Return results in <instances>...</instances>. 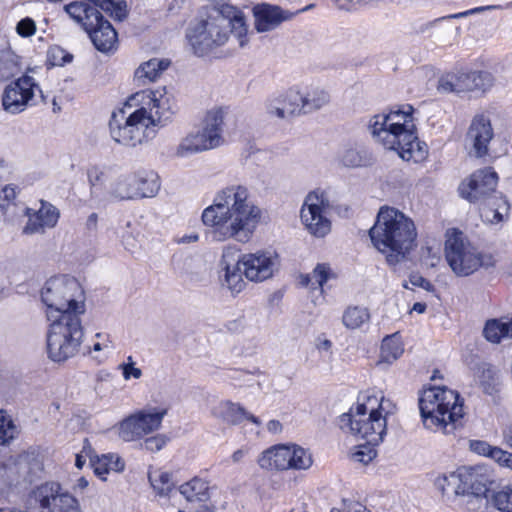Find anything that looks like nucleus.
<instances>
[{"mask_svg":"<svg viewBox=\"0 0 512 512\" xmlns=\"http://www.w3.org/2000/svg\"><path fill=\"white\" fill-rule=\"evenodd\" d=\"M262 212L251 199L246 186L233 184L216 192L211 205L202 211L205 235L213 242L235 240L248 243L260 221Z\"/></svg>","mask_w":512,"mask_h":512,"instance_id":"obj_1","label":"nucleus"},{"mask_svg":"<svg viewBox=\"0 0 512 512\" xmlns=\"http://www.w3.org/2000/svg\"><path fill=\"white\" fill-rule=\"evenodd\" d=\"M129 101L130 105L139 107L128 116L123 110L114 112L109 122V130L116 143L135 148L153 139L156 134L154 127L164 126L170 121L174 111L166 88L136 92Z\"/></svg>","mask_w":512,"mask_h":512,"instance_id":"obj_2","label":"nucleus"},{"mask_svg":"<svg viewBox=\"0 0 512 512\" xmlns=\"http://www.w3.org/2000/svg\"><path fill=\"white\" fill-rule=\"evenodd\" d=\"M233 34L240 47L247 43V26L244 15L237 7L225 3H214L207 16L186 31V39L196 56H205L227 43Z\"/></svg>","mask_w":512,"mask_h":512,"instance_id":"obj_3","label":"nucleus"},{"mask_svg":"<svg viewBox=\"0 0 512 512\" xmlns=\"http://www.w3.org/2000/svg\"><path fill=\"white\" fill-rule=\"evenodd\" d=\"M414 108L404 105L389 113L374 115L368 129L374 140L385 149L397 152L405 161H422L427 155V147L418 140L413 117Z\"/></svg>","mask_w":512,"mask_h":512,"instance_id":"obj_4","label":"nucleus"},{"mask_svg":"<svg viewBox=\"0 0 512 512\" xmlns=\"http://www.w3.org/2000/svg\"><path fill=\"white\" fill-rule=\"evenodd\" d=\"M97 8L119 21L127 17V5L124 0L74 1L64 7L69 16L87 32L95 48L108 53L116 49L118 36L112 24Z\"/></svg>","mask_w":512,"mask_h":512,"instance_id":"obj_5","label":"nucleus"},{"mask_svg":"<svg viewBox=\"0 0 512 512\" xmlns=\"http://www.w3.org/2000/svg\"><path fill=\"white\" fill-rule=\"evenodd\" d=\"M369 235L375 248L385 254L387 263L393 266L405 260L416 246L414 222L392 207L380 209Z\"/></svg>","mask_w":512,"mask_h":512,"instance_id":"obj_6","label":"nucleus"},{"mask_svg":"<svg viewBox=\"0 0 512 512\" xmlns=\"http://www.w3.org/2000/svg\"><path fill=\"white\" fill-rule=\"evenodd\" d=\"M423 424L432 431L451 434L463 417V403L459 394L446 387H430L419 398Z\"/></svg>","mask_w":512,"mask_h":512,"instance_id":"obj_7","label":"nucleus"},{"mask_svg":"<svg viewBox=\"0 0 512 512\" xmlns=\"http://www.w3.org/2000/svg\"><path fill=\"white\" fill-rule=\"evenodd\" d=\"M497 182V173L491 168H484L475 171L458 188L460 196L470 203L488 201L487 207L481 209V217L492 224L504 221L510 211V204L504 196L499 195L494 196L493 199L491 198V195L495 192Z\"/></svg>","mask_w":512,"mask_h":512,"instance_id":"obj_8","label":"nucleus"},{"mask_svg":"<svg viewBox=\"0 0 512 512\" xmlns=\"http://www.w3.org/2000/svg\"><path fill=\"white\" fill-rule=\"evenodd\" d=\"M81 315L66 313L50 320L46 351L48 358L55 363H63L76 356L84 337Z\"/></svg>","mask_w":512,"mask_h":512,"instance_id":"obj_9","label":"nucleus"},{"mask_svg":"<svg viewBox=\"0 0 512 512\" xmlns=\"http://www.w3.org/2000/svg\"><path fill=\"white\" fill-rule=\"evenodd\" d=\"M41 300L47 307L48 320L57 315L85 312V295L80 283L73 277L60 275L50 278L41 290Z\"/></svg>","mask_w":512,"mask_h":512,"instance_id":"obj_10","label":"nucleus"},{"mask_svg":"<svg viewBox=\"0 0 512 512\" xmlns=\"http://www.w3.org/2000/svg\"><path fill=\"white\" fill-rule=\"evenodd\" d=\"M339 427L345 433H350L369 444L378 445L386 435L387 422L379 411H369L366 404H358L356 409H350L339 418Z\"/></svg>","mask_w":512,"mask_h":512,"instance_id":"obj_11","label":"nucleus"},{"mask_svg":"<svg viewBox=\"0 0 512 512\" xmlns=\"http://www.w3.org/2000/svg\"><path fill=\"white\" fill-rule=\"evenodd\" d=\"M445 258L452 271L460 277L473 274L483 265L481 253L458 229H451L446 234Z\"/></svg>","mask_w":512,"mask_h":512,"instance_id":"obj_12","label":"nucleus"},{"mask_svg":"<svg viewBox=\"0 0 512 512\" xmlns=\"http://www.w3.org/2000/svg\"><path fill=\"white\" fill-rule=\"evenodd\" d=\"M267 471L308 470L313 457L308 449L297 444H277L264 450L257 460Z\"/></svg>","mask_w":512,"mask_h":512,"instance_id":"obj_13","label":"nucleus"},{"mask_svg":"<svg viewBox=\"0 0 512 512\" xmlns=\"http://www.w3.org/2000/svg\"><path fill=\"white\" fill-rule=\"evenodd\" d=\"M224 111L220 108L207 112L202 131L188 134L177 147L176 154L185 157L220 146L223 142Z\"/></svg>","mask_w":512,"mask_h":512,"instance_id":"obj_14","label":"nucleus"},{"mask_svg":"<svg viewBox=\"0 0 512 512\" xmlns=\"http://www.w3.org/2000/svg\"><path fill=\"white\" fill-rule=\"evenodd\" d=\"M30 500L38 512H81L78 499L58 482H45L34 488Z\"/></svg>","mask_w":512,"mask_h":512,"instance_id":"obj_15","label":"nucleus"},{"mask_svg":"<svg viewBox=\"0 0 512 512\" xmlns=\"http://www.w3.org/2000/svg\"><path fill=\"white\" fill-rule=\"evenodd\" d=\"M329 207V197L322 189L313 190L305 197L300 217L311 235L322 238L330 232L331 222L327 216Z\"/></svg>","mask_w":512,"mask_h":512,"instance_id":"obj_16","label":"nucleus"},{"mask_svg":"<svg viewBox=\"0 0 512 512\" xmlns=\"http://www.w3.org/2000/svg\"><path fill=\"white\" fill-rule=\"evenodd\" d=\"M494 77L488 71H457L443 75L438 82V90L446 93L483 91L493 86Z\"/></svg>","mask_w":512,"mask_h":512,"instance_id":"obj_17","label":"nucleus"},{"mask_svg":"<svg viewBox=\"0 0 512 512\" xmlns=\"http://www.w3.org/2000/svg\"><path fill=\"white\" fill-rule=\"evenodd\" d=\"M166 414V409L152 412L138 411L118 424V435L126 442L139 440L145 435L158 430Z\"/></svg>","mask_w":512,"mask_h":512,"instance_id":"obj_18","label":"nucleus"},{"mask_svg":"<svg viewBox=\"0 0 512 512\" xmlns=\"http://www.w3.org/2000/svg\"><path fill=\"white\" fill-rule=\"evenodd\" d=\"M36 90L43 98L42 90L35 83L34 78L28 75L22 76L5 88L2 98L4 109L12 114L23 111Z\"/></svg>","mask_w":512,"mask_h":512,"instance_id":"obj_19","label":"nucleus"},{"mask_svg":"<svg viewBox=\"0 0 512 512\" xmlns=\"http://www.w3.org/2000/svg\"><path fill=\"white\" fill-rule=\"evenodd\" d=\"M244 276L253 282H262L271 278L278 266V257L268 251L243 254L239 258Z\"/></svg>","mask_w":512,"mask_h":512,"instance_id":"obj_20","label":"nucleus"},{"mask_svg":"<svg viewBox=\"0 0 512 512\" xmlns=\"http://www.w3.org/2000/svg\"><path fill=\"white\" fill-rule=\"evenodd\" d=\"M39 204L40 206L36 210L31 208L25 209V215L28 217V220L23 228L24 234H44L47 229H52L58 224L60 210L44 199H40Z\"/></svg>","mask_w":512,"mask_h":512,"instance_id":"obj_21","label":"nucleus"},{"mask_svg":"<svg viewBox=\"0 0 512 512\" xmlns=\"http://www.w3.org/2000/svg\"><path fill=\"white\" fill-rule=\"evenodd\" d=\"M268 114L280 119L302 115L299 87H292L269 99L266 105Z\"/></svg>","mask_w":512,"mask_h":512,"instance_id":"obj_22","label":"nucleus"},{"mask_svg":"<svg viewBox=\"0 0 512 512\" xmlns=\"http://www.w3.org/2000/svg\"><path fill=\"white\" fill-rule=\"evenodd\" d=\"M255 29L262 33L274 30L285 21L291 20L295 13L284 10L278 5L258 4L253 9Z\"/></svg>","mask_w":512,"mask_h":512,"instance_id":"obj_23","label":"nucleus"},{"mask_svg":"<svg viewBox=\"0 0 512 512\" xmlns=\"http://www.w3.org/2000/svg\"><path fill=\"white\" fill-rule=\"evenodd\" d=\"M493 135L490 119L484 114L475 115L467 132V140L472 143L477 157L487 154Z\"/></svg>","mask_w":512,"mask_h":512,"instance_id":"obj_24","label":"nucleus"},{"mask_svg":"<svg viewBox=\"0 0 512 512\" xmlns=\"http://www.w3.org/2000/svg\"><path fill=\"white\" fill-rule=\"evenodd\" d=\"M461 479V496L485 497L488 491V479L480 467L459 468Z\"/></svg>","mask_w":512,"mask_h":512,"instance_id":"obj_25","label":"nucleus"},{"mask_svg":"<svg viewBox=\"0 0 512 512\" xmlns=\"http://www.w3.org/2000/svg\"><path fill=\"white\" fill-rule=\"evenodd\" d=\"M214 414L231 425H238L244 419L249 420L256 426L261 425V420L258 417L247 412L245 408L240 404L231 401L220 402L219 405L214 409Z\"/></svg>","mask_w":512,"mask_h":512,"instance_id":"obj_26","label":"nucleus"},{"mask_svg":"<svg viewBox=\"0 0 512 512\" xmlns=\"http://www.w3.org/2000/svg\"><path fill=\"white\" fill-rule=\"evenodd\" d=\"M169 59L152 58L143 62L134 73V80L138 86H145L155 82L161 74L170 66Z\"/></svg>","mask_w":512,"mask_h":512,"instance_id":"obj_27","label":"nucleus"},{"mask_svg":"<svg viewBox=\"0 0 512 512\" xmlns=\"http://www.w3.org/2000/svg\"><path fill=\"white\" fill-rule=\"evenodd\" d=\"M302 114H310L325 107L330 102L329 93L319 86H305L300 89Z\"/></svg>","mask_w":512,"mask_h":512,"instance_id":"obj_28","label":"nucleus"},{"mask_svg":"<svg viewBox=\"0 0 512 512\" xmlns=\"http://www.w3.org/2000/svg\"><path fill=\"white\" fill-rule=\"evenodd\" d=\"M109 194L117 200L140 199L136 172L120 175L111 183Z\"/></svg>","mask_w":512,"mask_h":512,"instance_id":"obj_29","label":"nucleus"},{"mask_svg":"<svg viewBox=\"0 0 512 512\" xmlns=\"http://www.w3.org/2000/svg\"><path fill=\"white\" fill-rule=\"evenodd\" d=\"M179 492L189 502H206L210 498L209 483L197 476L180 485Z\"/></svg>","mask_w":512,"mask_h":512,"instance_id":"obj_30","label":"nucleus"},{"mask_svg":"<svg viewBox=\"0 0 512 512\" xmlns=\"http://www.w3.org/2000/svg\"><path fill=\"white\" fill-rule=\"evenodd\" d=\"M90 462L94 473L103 480L105 479L104 475L110 471L120 472L125 467L124 461L114 454H104L101 457L96 456L91 458Z\"/></svg>","mask_w":512,"mask_h":512,"instance_id":"obj_31","label":"nucleus"},{"mask_svg":"<svg viewBox=\"0 0 512 512\" xmlns=\"http://www.w3.org/2000/svg\"><path fill=\"white\" fill-rule=\"evenodd\" d=\"M136 174L140 199L154 197L160 189L158 174L153 170H139Z\"/></svg>","mask_w":512,"mask_h":512,"instance_id":"obj_32","label":"nucleus"},{"mask_svg":"<svg viewBox=\"0 0 512 512\" xmlns=\"http://www.w3.org/2000/svg\"><path fill=\"white\" fill-rule=\"evenodd\" d=\"M222 264L224 265V282L227 285L228 289L233 293L237 294L241 292L246 283L243 280V267L239 264V259L234 265H230L226 262L225 257H223Z\"/></svg>","mask_w":512,"mask_h":512,"instance_id":"obj_33","label":"nucleus"},{"mask_svg":"<svg viewBox=\"0 0 512 512\" xmlns=\"http://www.w3.org/2000/svg\"><path fill=\"white\" fill-rule=\"evenodd\" d=\"M371 318L368 308L363 306H349L342 315L343 325L350 330L361 328L369 323Z\"/></svg>","mask_w":512,"mask_h":512,"instance_id":"obj_34","label":"nucleus"},{"mask_svg":"<svg viewBox=\"0 0 512 512\" xmlns=\"http://www.w3.org/2000/svg\"><path fill=\"white\" fill-rule=\"evenodd\" d=\"M340 161L346 167H364L372 163V156L364 148L347 147L343 150Z\"/></svg>","mask_w":512,"mask_h":512,"instance_id":"obj_35","label":"nucleus"},{"mask_svg":"<svg viewBox=\"0 0 512 512\" xmlns=\"http://www.w3.org/2000/svg\"><path fill=\"white\" fill-rule=\"evenodd\" d=\"M148 478L153 490L160 497L169 496L174 489L172 475L169 472L156 469L148 473Z\"/></svg>","mask_w":512,"mask_h":512,"instance_id":"obj_36","label":"nucleus"},{"mask_svg":"<svg viewBox=\"0 0 512 512\" xmlns=\"http://www.w3.org/2000/svg\"><path fill=\"white\" fill-rule=\"evenodd\" d=\"M434 485L443 495L461 496L463 494L459 468L455 472L438 476Z\"/></svg>","mask_w":512,"mask_h":512,"instance_id":"obj_37","label":"nucleus"},{"mask_svg":"<svg viewBox=\"0 0 512 512\" xmlns=\"http://www.w3.org/2000/svg\"><path fill=\"white\" fill-rule=\"evenodd\" d=\"M20 71L19 58L11 50L0 51V81L15 76Z\"/></svg>","mask_w":512,"mask_h":512,"instance_id":"obj_38","label":"nucleus"},{"mask_svg":"<svg viewBox=\"0 0 512 512\" xmlns=\"http://www.w3.org/2000/svg\"><path fill=\"white\" fill-rule=\"evenodd\" d=\"M403 352V345L395 336H387L383 339L380 354L382 362L391 364L396 361Z\"/></svg>","mask_w":512,"mask_h":512,"instance_id":"obj_39","label":"nucleus"},{"mask_svg":"<svg viewBox=\"0 0 512 512\" xmlns=\"http://www.w3.org/2000/svg\"><path fill=\"white\" fill-rule=\"evenodd\" d=\"M19 433L18 427L8 413L0 409V445L8 444L17 437Z\"/></svg>","mask_w":512,"mask_h":512,"instance_id":"obj_40","label":"nucleus"},{"mask_svg":"<svg viewBox=\"0 0 512 512\" xmlns=\"http://www.w3.org/2000/svg\"><path fill=\"white\" fill-rule=\"evenodd\" d=\"M483 334L492 343H499L503 338H507L504 322L497 319L487 321Z\"/></svg>","mask_w":512,"mask_h":512,"instance_id":"obj_41","label":"nucleus"},{"mask_svg":"<svg viewBox=\"0 0 512 512\" xmlns=\"http://www.w3.org/2000/svg\"><path fill=\"white\" fill-rule=\"evenodd\" d=\"M492 504L500 512H512V486H504L494 492Z\"/></svg>","mask_w":512,"mask_h":512,"instance_id":"obj_42","label":"nucleus"},{"mask_svg":"<svg viewBox=\"0 0 512 512\" xmlns=\"http://www.w3.org/2000/svg\"><path fill=\"white\" fill-rule=\"evenodd\" d=\"M365 404L368 406L369 411H379L380 415L385 417L389 414H392L394 410L393 403L390 400L385 399L382 393H380V396H367V401Z\"/></svg>","mask_w":512,"mask_h":512,"instance_id":"obj_43","label":"nucleus"},{"mask_svg":"<svg viewBox=\"0 0 512 512\" xmlns=\"http://www.w3.org/2000/svg\"><path fill=\"white\" fill-rule=\"evenodd\" d=\"M72 60L73 55L58 45L51 46L47 51V61L51 66H64Z\"/></svg>","mask_w":512,"mask_h":512,"instance_id":"obj_44","label":"nucleus"},{"mask_svg":"<svg viewBox=\"0 0 512 512\" xmlns=\"http://www.w3.org/2000/svg\"><path fill=\"white\" fill-rule=\"evenodd\" d=\"M374 444H360L357 446V450L352 454V458L354 461L368 464L371 462L377 455V451L375 449Z\"/></svg>","mask_w":512,"mask_h":512,"instance_id":"obj_45","label":"nucleus"},{"mask_svg":"<svg viewBox=\"0 0 512 512\" xmlns=\"http://www.w3.org/2000/svg\"><path fill=\"white\" fill-rule=\"evenodd\" d=\"M331 275L330 267L327 264H318L312 272V278L314 279L312 285L316 283L318 288L323 291V286ZM312 289H316V287L312 286Z\"/></svg>","mask_w":512,"mask_h":512,"instance_id":"obj_46","label":"nucleus"},{"mask_svg":"<svg viewBox=\"0 0 512 512\" xmlns=\"http://www.w3.org/2000/svg\"><path fill=\"white\" fill-rule=\"evenodd\" d=\"M16 189L17 187L13 185H5L0 188V212L14 204L17 195Z\"/></svg>","mask_w":512,"mask_h":512,"instance_id":"obj_47","label":"nucleus"},{"mask_svg":"<svg viewBox=\"0 0 512 512\" xmlns=\"http://www.w3.org/2000/svg\"><path fill=\"white\" fill-rule=\"evenodd\" d=\"M499 6H495V5H489V6H481V7H476V8H473V9H470V10H467V11H464V12H459V13H455V14H450V15H447V16H443V17H440V18H437L435 20H433L432 22H430L428 24V26H433L435 25L436 23L440 22V21H443V20H446V19H460V18H464V17H467L469 15H473V14H477V13H480V12H483L485 10H492V9H496L498 8Z\"/></svg>","mask_w":512,"mask_h":512,"instance_id":"obj_48","label":"nucleus"},{"mask_svg":"<svg viewBox=\"0 0 512 512\" xmlns=\"http://www.w3.org/2000/svg\"><path fill=\"white\" fill-rule=\"evenodd\" d=\"M16 31L22 37H30L36 32V24L30 17L23 18L17 23Z\"/></svg>","mask_w":512,"mask_h":512,"instance_id":"obj_49","label":"nucleus"},{"mask_svg":"<svg viewBox=\"0 0 512 512\" xmlns=\"http://www.w3.org/2000/svg\"><path fill=\"white\" fill-rule=\"evenodd\" d=\"M496 446H491L488 442L482 440H472L470 441V449L471 451L491 458Z\"/></svg>","mask_w":512,"mask_h":512,"instance_id":"obj_50","label":"nucleus"},{"mask_svg":"<svg viewBox=\"0 0 512 512\" xmlns=\"http://www.w3.org/2000/svg\"><path fill=\"white\" fill-rule=\"evenodd\" d=\"M495 462H497L502 467H507L512 469V453L505 451L499 447H495V450L491 456Z\"/></svg>","mask_w":512,"mask_h":512,"instance_id":"obj_51","label":"nucleus"},{"mask_svg":"<svg viewBox=\"0 0 512 512\" xmlns=\"http://www.w3.org/2000/svg\"><path fill=\"white\" fill-rule=\"evenodd\" d=\"M166 444V439L162 435H156L149 438H146L145 441L141 444L142 447L150 452L160 451Z\"/></svg>","mask_w":512,"mask_h":512,"instance_id":"obj_52","label":"nucleus"},{"mask_svg":"<svg viewBox=\"0 0 512 512\" xmlns=\"http://www.w3.org/2000/svg\"><path fill=\"white\" fill-rule=\"evenodd\" d=\"M119 369L122 370L125 380H129L131 378L139 379L142 376L141 369L135 367V363H122L119 365Z\"/></svg>","mask_w":512,"mask_h":512,"instance_id":"obj_53","label":"nucleus"},{"mask_svg":"<svg viewBox=\"0 0 512 512\" xmlns=\"http://www.w3.org/2000/svg\"><path fill=\"white\" fill-rule=\"evenodd\" d=\"M409 282L411 283V285L415 287H420L426 291L434 290V285L429 280H427L418 273L411 274L409 276Z\"/></svg>","mask_w":512,"mask_h":512,"instance_id":"obj_54","label":"nucleus"},{"mask_svg":"<svg viewBox=\"0 0 512 512\" xmlns=\"http://www.w3.org/2000/svg\"><path fill=\"white\" fill-rule=\"evenodd\" d=\"M486 377H488L491 380V383H486L485 380H483L482 384L484 386L485 391L491 394L497 384L498 376L495 371L489 368L483 372V378L485 379Z\"/></svg>","mask_w":512,"mask_h":512,"instance_id":"obj_55","label":"nucleus"},{"mask_svg":"<svg viewBox=\"0 0 512 512\" xmlns=\"http://www.w3.org/2000/svg\"><path fill=\"white\" fill-rule=\"evenodd\" d=\"M105 176L104 171L97 167H93L88 171V181L92 188H95L99 183L103 181Z\"/></svg>","mask_w":512,"mask_h":512,"instance_id":"obj_56","label":"nucleus"},{"mask_svg":"<svg viewBox=\"0 0 512 512\" xmlns=\"http://www.w3.org/2000/svg\"><path fill=\"white\" fill-rule=\"evenodd\" d=\"M338 6V8L343 10H353L356 9L357 6H360L362 4H366V0H334Z\"/></svg>","mask_w":512,"mask_h":512,"instance_id":"obj_57","label":"nucleus"},{"mask_svg":"<svg viewBox=\"0 0 512 512\" xmlns=\"http://www.w3.org/2000/svg\"><path fill=\"white\" fill-rule=\"evenodd\" d=\"M282 429L283 426L278 420L273 419L267 423V430L272 434H278L282 431Z\"/></svg>","mask_w":512,"mask_h":512,"instance_id":"obj_58","label":"nucleus"},{"mask_svg":"<svg viewBox=\"0 0 512 512\" xmlns=\"http://www.w3.org/2000/svg\"><path fill=\"white\" fill-rule=\"evenodd\" d=\"M502 435L504 442L512 449V423L503 429Z\"/></svg>","mask_w":512,"mask_h":512,"instance_id":"obj_59","label":"nucleus"},{"mask_svg":"<svg viewBox=\"0 0 512 512\" xmlns=\"http://www.w3.org/2000/svg\"><path fill=\"white\" fill-rule=\"evenodd\" d=\"M98 215L96 213H92L88 216L86 221V228L89 231H94L97 228Z\"/></svg>","mask_w":512,"mask_h":512,"instance_id":"obj_60","label":"nucleus"},{"mask_svg":"<svg viewBox=\"0 0 512 512\" xmlns=\"http://www.w3.org/2000/svg\"><path fill=\"white\" fill-rule=\"evenodd\" d=\"M348 512H371L364 505L354 502L348 507Z\"/></svg>","mask_w":512,"mask_h":512,"instance_id":"obj_61","label":"nucleus"},{"mask_svg":"<svg viewBox=\"0 0 512 512\" xmlns=\"http://www.w3.org/2000/svg\"><path fill=\"white\" fill-rule=\"evenodd\" d=\"M246 455V451L244 449H238L233 452L231 458L234 463H239L243 460Z\"/></svg>","mask_w":512,"mask_h":512,"instance_id":"obj_62","label":"nucleus"},{"mask_svg":"<svg viewBox=\"0 0 512 512\" xmlns=\"http://www.w3.org/2000/svg\"><path fill=\"white\" fill-rule=\"evenodd\" d=\"M426 310V304L421 302H416L413 305L412 311H415L417 313H423Z\"/></svg>","mask_w":512,"mask_h":512,"instance_id":"obj_63","label":"nucleus"},{"mask_svg":"<svg viewBox=\"0 0 512 512\" xmlns=\"http://www.w3.org/2000/svg\"><path fill=\"white\" fill-rule=\"evenodd\" d=\"M109 347H110L109 344L106 343V342H103V343L97 342V343L93 344L91 350H93V351H101V350L107 349Z\"/></svg>","mask_w":512,"mask_h":512,"instance_id":"obj_64","label":"nucleus"}]
</instances>
